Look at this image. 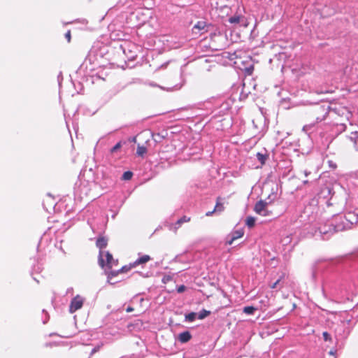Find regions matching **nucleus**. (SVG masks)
I'll list each match as a JSON object with an SVG mask.
<instances>
[{
	"instance_id": "6",
	"label": "nucleus",
	"mask_w": 358,
	"mask_h": 358,
	"mask_svg": "<svg viewBox=\"0 0 358 358\" xmlns=\"http://www.w3.org/2000/svg\"><path fill=\"white\" fill-rule=\"evenodd\" d=\"M331 109L333 110L338 115L345 116L347 118H348L349 115H350V112L345 106L339 105Z\"/></svg>"
},
{
	"instance_id": "14",
	"label": "nucleus",
	"mask_w": 358,
	"mask_h": 358,
	"mask_svg": "<svg viewBox=\"0 0 358 358\" xmlns=\"http://www.w3.org/2000/svg\"><path fill=\"white\" fill-rule=\"evenodd\" d=\"M147 152V148L143 145H138L136 153L139 156H143Z\"/></svg>"
},
{
	"instance_id": "4",
	"label": "nucleus",
	"mask_w": 358,
	"mask_h": 358,
	"mask_svg": "<svg viewBox=\"0 0 358 358\" xmlns=\"http://www.w3.org/2000/svg\"><path fill=\"white\" fill-rule=\"evenodd\" d=\"M83 305V299L81 296L79 295H77L75 296L70 304L69 306V311L70 313H73L76 312V310L80 309Z\"/></svg>"
},
{
	"instance_id": "15",
	"label": "nucleus",
	"mask_w": 358,
	"mask_h": 358,
	"mask_svg": "<svg viewBox=\"0 0 358 358\" xmlns=\"http://www.w3.org/2000/svg\"><path fill=\"white\" fill-rule=\"evenodd\" d=\"M256 308L253 306H245L243 308V312L248 315H252L254 313Z\"/></svg>"
},
{
	"instance_id": "3",
	"label": "nucleus",
	"mask_w": 358,
	"mask_h": 358,
	"mask_svg": "<svg viewBox=\"0 0 358 358\" xmlns=\"http://www.w3.org/2000/svg\"><path fill=\"white\" fill-rule=\"evenodd\" d=\"M268 203L265 201L260 200L256 203L254 207V211L260 215L267 216L270 215V212L267 208Z\"/></svg>"
},
{
	"instance_id": "7",
	"label": "nucleus",
	"mask_w": 358,
	"mask_h": 358,
	"mask_svg": "<svg viewBox=\"0 0 358 358\" xmlns=\"http://www.w3.org/2000/svg\"><path fill=\"white\" fill-rule=\"evenodd\" d=\"M244 234V232L243 230H236L231 233V238L230 240L227 241V243L228 245H231L234 241H236L238 238H241Z\"/></svg>"
},
{
	"instance_id": "24",
	"label": "nucleus",
	"mask_w": 358,
	"mask_h": 358,
	"mask_svg": "<svg viewBox=\"0 0 358 358\" xmlns=\"http://www.w3.org/2000/svg\"><path fill=\"white\" fill-rule=\"evenodd\" d=\"M103 344L98 345L95 348H94L91 352V355H94V353L97 352L100 350L101 348L102 347Z\"/></svg>"
},
{
	"instance_id": "5",
	"label": "nucleus",
	"mask_w": 358,
	"mask_h": 358,
	"mask_svg": "<svg viewBox=\"0 0 358 358\" xmlns=\"http://www.w3.org/2000/svg\"><path fill=\"white\" fill-rule=\"evenodd\" d=\"M190 221H191L190 217L184 215L181 218L178 220L173 226L171 227L170 230L176 234V233H177L178 229L180 227L182 224L185 223V222H189Z\"/></svg>"
},
{
	"instance_id": "30",
	"label": "nucleus",
	"mask_w": 358,
	"mask_h": 358,
	"mask_svg": "<svg viewBox=\"0 0 358 358\" xmlns=\"http://www.w3.org/2000/svg\"><path fill=\"white\" fill-rule=\"evenodd\" d=\"M335 353H336V352H335L334 351L331 350V351L329 352V356H330V357H333V356H336V355H335Z\"/></svg>"
},
{
	"instance_id": "28",
	"label": "nucleus",
	"mask_w": 358,
	"mask_h": 358,
	"mask_svg": "<svg viewBox=\"0 0 358 358\" xmlns=\"http://www.w3.org/2000/svg\"><path fill=\"white\" fill-rule=\"evenodd\" d=\"M65 37L67 39V41L69 43L71 41V31L69 30L66 34H65Z\"/></svg>"
},
{
	"instance_id": "9",
	"label": "nucleus",
	"mask_w": 358,
	"mask_h": 358,
	"mask_svg": "<svg viewBox=\"0 0 358 358\" xmlns=\"http://www.w3.org/2000/svg\"><path fill=\"white\" fill-rule=\"evenodd\" d=\"M108 245V240L104 237H99L97 238L96 245L100 249V251L105 248Z\"/></svg>"
},
{
	"instance_id": "12",
	"label": "nucleus",
	"mask_w": 358,
	"mask_h": 358,
	"mask_svg": "<svg viewBox=\"0 0 358 358\" xmlns=\"http://www.w3.org/2000/svg\"><path fill=\"white\" fill-rule=\"evenodd\" d=\"M206 28V22H198L192 29L193 32L197 34L198 32L204 30Z\"/></svg>"
},
{
	"instance_id": "16",
	"label": "nucleus",
	"mask_w": 358,
	"mask_h": 358,
	"mask_svg": "<svg viewBox=\"0 0 358 358\" xmlns=\"http://www.w3.org/2000/svg\"><path fill=\"white\" fill-rule=\"evenodd\" d=\"M135 266H133V263L132 264H130L129 265H126V266H122L120 269V273H127L129 271H130L132 268H134Z\"/></svg>"
},
{
	"instance_id": "22",
	"label": "nucleus",
	"mask_w": 358,
	"mask_h": 358,
	"mask_svg": "<svg viewBox=\"0 0 358 358\" xmlns=\"http://www.w3.org/2000/svg\"><path fill=\"white\" fill-rule=\"evenodd\" d=\"M122 147V143L121 142H118L115 146H113L111 149H110V152L111 153H115L116 152H117Z\"/></svg>"
},
{
	"instance_id": "18",
	"label": "nucleus",
	"mask_w": 358,
	"mask_h": 358,
	"mask_svg": "<svg viewBox=\"0 0 358 358\" xmlns=\"http://www.w3.org/2000/svg\"><path fill=\"white\" fill-rule=\"evenodd\" d=\"M196 314L195 313L192 312L185 315V319L189 322H193L196 319Z\"/></svg>"
},
{
	"instance_id": "33",
	"label": "nucleus",
	"mask_w": 358,
	"mask_h": 358,
	"mask_svg": "<svg viewBox=\"0 0 358 358\" xmlns=\"http://www.w3.org/2000/svg\"><path fill=\"white\" fill-rule=\"evenodd\" d=\"M356 141H358V135L356 136Z\"/></svg>"
},
{
	"instance_id": "8",
	"label": "nucleus",
	"mask_w": 358,
	"mask_h": 358,
	"mask_svg": "<svg viewBox=\"0 0 358 358\" xmlns=\"http://www.w3.org/2000/svg\"><path fill=\"white\" fill-rule=\"evenodd\" d=\"M150 259H151V257L149 255H145L141 257L140 258L137 259L133 263V266H134L136 267L138 265L145 264L148 262H149Z\"/></svg>"
},
{
	"instance_id": "11",
	"label": "nucleus",
	"mask_w": 358,
	"mask_h": 358,
	"mask_svg": "<svg viewBox=\"0 0 358 358\" xmlns=\"http://www.w3.org/2000/svg\"><path fill=\"white\" fill-rule=\"evenodd\" d=\"M192 338V336L189 331H184L179 334L178 338L181 343H187Z\"/></svg>"
},
{
	"instance_id": "34",
	"label": "nucleus",
	"mask_w": 358,
	"mask_h": 358,
	"mask_svg": "<svg viewBox=\"0 0 358 358\" xmlns=\"http://www.w3.org/2000/svg\"><path fill=\"white\" fill-rule=\"evenodd\" d=\"M330 358H336V356L330 357Z\"/></svg>"
},
{
	"instance_id": "25",
	"label": "nucleus",
	"mask_w": 358,
	"mask_h": 358,
	"mask_svg": "<svg viewBox=\"0 0 358 358\" xmlns=\"http://www.w3.org/2000/svg\"><path fill=\"white\" fill-rule=\"evenodd\" d=\"M118 273H120V270H118V271H110L109 273L108 277L110 278V277L117 276L118 275Z\"/></svg>"
},
{
	"instance_id": "27",
	"label": "nucleus",
	"mask_w": 358,
	"mask_h": 358,
	"mask_svg": "<svg viewBox=\"0 0 358 358\" xmlns=\"http://www.w3.org/2000/svg\"><path fill=\"white\" fill-rule=\"evenodd\" d=\"M186 289V287L185 285H180L177 288V292L178 293H182Z\"/></svg>"
},
{
	"instance_id": "2",
	"label": "nucleus",
	"mask_w": 358,
	"mask_h": 358,
	"mask_svg": "<svg viewBox=\"0 0 358 358\" xmlns=\"http://www.w3.org/2000/svg\"><path fill=\"white\" fill-rule=\"evenodd\" d=\"M331 109L330 106H320L313 111V116L317 122H322L326 119Z\"/></svg>"
},
{
	"instance_id": "29",
	"label": "nucleus",
	"mask_w": 358,
	"mask_h": 358,
	"mask_svg": "<svg viewBox=\"0 0 358 358\" xmlns=\"http://www.w3.org/2000/svg\"><path fill=\"white\" fill-rule=\"evenodd\" d=\"M133 310H134V308L132 307H130V306L127 307V309H126V311L127 313L132 312Z\"/></svg>"
},
{
	"instance_id": "21",
	"label": "nucleus",
	"mask_w": 358,
	"mask_h": 358,
	"mask_svg": "<svg viewBox=\"0 0 358 358\" xmlns=\"http://www.w3.org/2000/svg\"><path fill=\"white\" fill-rule=\"evenodd\" d=\"M209 314H210V311H208V310H203V311H201V312L199 314L198 318H199V320H203V319H204L206 317H207Z\"/></svg>"
},
{
	"instance_id": "32",
	"label": "nucleus",
	"mask_w": 358,
	"mask_h": 358,
	"mask_svg": "<svg viewBox=\"0 0 358 358\" xmlns=\"http://www.w3.org/2000/svg\"><path fill=\"white\" fill-rule=\"evenodd\" d=\"M320 232H321L322 234H327V231H322V230H320Z\"/></svg>"
},
{
	"instance_id": "26",
	"label": "nucleus",
	"mask_w": 358,
	"mask_h": 358,
	"mask_svg": "<svg viewBox=\"0 0 358 358\" xmlns=\"http://www.w3.org/2000/svg\"><path fill=\"white\" fill-rule=\"evenodd\" d=\"M281 279H282V277H280V278H279L276 282H275L273 284H272V285L270 286V287H271V289H275V288H276V287H277V285L279 284V282H280Z\"/></svg>"
},
{
	"instance_id": "23",
	"label": "nucleus",
	"mask_w": 358,
	"mask_h": 358,
	"mask_svg": "<svg viewBox=\"0 0 358 358\" xmlns=\"http://www.w3.org/2000/svg\"><path fill=\"white\" fill-rule=\"evenodd\" d=\"M322 336H323V338L325 341H331V337L328 332H327V331L323 332Z\"/></svg>"
},
{
	"instance_id": "1",
	"label": "nucleus",
	"mask_w": 358,
	"mask_h": 358,
	"mask_svg": "<svg viewBox=\"0 0 358 358\" xmlns=\"http://www.w3.org/2000/svg\"><path fill=\"white\" fill-rule=\"evenodd\" d=\"M114 264L115 261L113 255L109 252L99 251V264L101 268H104L106 266L108 268H111Z\"/></svg>"
},
{
	"instance_id": "19",
	"label": "nucleus",
	"mask_w": 358,
	"mask_h": 358,
	"mask_svg": "<svg viewBox=\"0 0 358 358\" xmlns=\"http://www.w3.org/2000/svg\"><path fill=\"white\" fill-rule=\"evenodd\" d=\"M132 176H133V173L132 172H131V171H125L123 173L122 178L123 180H129L131 179Z\"/></svg>"
},
{
	"instance_id": "31",
	"label": "nucleus",
	"mask_w": 358,
	"mask_h": 358,
	"mask_svg": "<svg viewBox=\"0 0 358 358\" xmlns=\"http://www.w3.org/2000/svg\"><path fill=\"white\" fill-rule=\"evenodd\" d=\"M214 213H215V212H213V210H212V211H209V212H207V213H206V216H210V215H212Z\"/></svg>"
},
{
	"instance_id": "17",
	"label": "nucleus",
	"mask_w": 358,
	"mask_h": 358,
	"mask_svg": "<svg viewBox=\"0 0 358 358\" xmlns=\"http://www.w3.org/2000/svg\"><path fill=\"white\" fill-rule=\"evenodd\" d=\"M257 159L261 162L262 164H264L267 159V156L262 154L260 152H258L257 154Z\"/></svg>"
},
{
	"instance_id": "10",
	"label": "nucleus",
	"mask_w": 358,
	"mask_h": 358,
	"mask_svg": "<svg viewBox=\"0 0 358 358\" xmlns=\"http://www.w3.org/2000/svg\"><path fill=\"white\" fill-rule=\"evenodd\" d=\"M222 199L218 196L216 199V204L213 212H222L224 210V204L222 203Z\"/></svg>"
},
{
	"instance_id": "20",
	"label": "nucleus",
	"mask_w": 358,
	"mask_h": 358,
	"mask_svg": "<svg viewBox=\"0 0 358 358\" xmlns=\"http://www.w3.org/2000/svg\"><path fill=\"white\" fill-rule=\"evenodd\" d=\"M240 20H241L240 16H233L229 19V22L231 24H234V23L238 24L240 22Z\"/></svg>"
},
{
	"instance_id": "13",
	"label": "nucleus",
	"mask_w": 358,
	"mask_h": 358,
	"mask_svg": "<svg viewBox=\"0 0 358 358\" xmlns=\"http://www.w3.org/2000/svg\"><path fill=\"white\" fill-rule=\"evenodd\" d=\"M255 218L254 217H252V216H249L246 218L245 220V224L249 227V228H252L255 224Z\"/></svg>"
}]
</instances>
